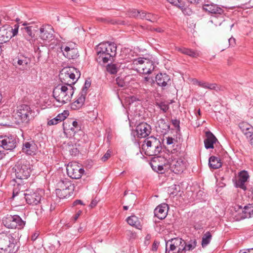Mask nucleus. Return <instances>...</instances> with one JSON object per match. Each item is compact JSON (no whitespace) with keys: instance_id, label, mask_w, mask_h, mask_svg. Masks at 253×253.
<instances>
[{"instance_id":"nucleus-31","label":"nucleus","mask_w":253,"mask_h":253,"mask_svg":"<svg viewBox=\"0 0 253 253\" xmlns=\"http://www.w3.org/2000/svg\"><path fill=\"white\" fill-rule=\"evenodd\" d=\"M11 117L10 113L6 110L0 113V125L6 126L9 125L8 123L11 122ZM13 119V118H12Z\"/></svg>"},{"instance_id":"nucleus-20","label":"nucleus","mask_w":253,"mask_h":253,"mask_svg":"<svg viewBox=\"0 0 253 253\" xmlns=\"http://www.w3.org/2000/svg\"><path fill=\"white\" fill-rule=\"evenodd\" d=\"M168 211V205L164 203L158 206L154 210L155 215L160 219H163L167 216Z\"/></svg>"},{"instance_id":"nucleus-24","label":"nucleus","mask_w":253,"mask_h":253,"mask_svg":"<svg viewBox=\"0 0 253 253\" xmlns=\"http://www.w3.org/2000/svg\"><path fill=\"white\" fill-rule=\"evenodd\" d=\"M74 84H70L69 81L64 82V104L70 102L74 94Z\"/></svg>"},{"instance_id":"nucleus-34","label":"nucleus","mask_w":253,"mask_h":253,"mask_svg":"<svg viewBox=\"0 0 253 253\" xmlns=\"http://www.w3.org/2000/svg\"><path fill=\"white\" fill-rule=\"evenodd\" d=\"M197 246V241L195 239L190 240L189 242L186 243L184 241V244L183 248H184V252L187 251H191L194 250Z\"/></svg>"},{"instance_id":"nucleus-27","label":"nucleus","mask_w":253,"mask_h":253,"mask_svg":"<svg viewBox=\"0 0 253 253\" xmlns=\"http://www.w3.org/2000/svg\"><path fill=\"white\" fill-rule=\"evenodd\" d=\"M203 8L205 11L212 14L221 15L223 13V9L215 4H204L203 6Z\"/></svg>"},{"instance_id":"nucleus-22","label":"nucleus","mask_w":253,"mask_h":253,"mask_svg":"<svg viewBox=\"0 0 253 253\" xmlns=\"http://www.w3.org/2000/svg\"><path fill=\"white\" fill-rule=\"evenodd\" d=\"M30 63V58L22 55L18 56L13 60V64L16 67L18 65L21 66L20 68L22 69H25Z\"/></svg>"},{"instance_id":"nucleus-64","label":"nucleus","mask_w":253,"mask_h":253,"mask_svg":"<svg viewBox=\"0 0 253 253\" xmlns=\"http://www.w3.org/2000/svg\"><path fill=\"white\" fill-rule=\"evenodd\" d=\"M242 253H253V248L248 249Z\"/></svg>"},{"instance_id":"nucleus-58","label":"nucleus","mask_w":253,"mask_h":253,"mask_svg":"<svg viewBox=\"0 0 253 253\" xmlns=\"http://www.w3.org/2000/svg\"><path fill=\"white\" fill-rule=\"evenodd\" d=\"M55 193L57 197L59 198V200L62 199L63 194L62 191L61 189H57L55 190Z\"/></svg>"},{"instance_id":"nucleus-28","label":"nucleus","mask_w":253,"mask_h":253,"mask_svg":"<svg viewBox=\"0 0 253 253\" xmlns=\"http://www.w3.org/2000/svg\"><path fill=\"white\" fill-rule=\"evenodd\" d=\"M64 198H69L74 194V185L68 180H64Z\"/></svg>"},{"instance_id":"nucleus-16","label":"nucleus","mask_w":253,"mask_h":253,"mask_svg":"<svg viewBox=\"0 0 253 253\" xmlns=\"http://www.w3.org/2000/svg\"><path fill=\"white\" fill-rule=\"evenodd\" d=\"M239 127L241 131L249 139L251 143L253 140V126L246 122H242L239 124Z\"/></svg>"},{"instance_id":"nucleus-62","label":"nucleus","mask_w":253,"mask_h":253,"mask_svg":"<svg viewBox=\"0 0 253 253\" xmlns=\"http://www.w3.org/2000/svg\"><path fill=\"white\" fill-rule=\"evenodd\" d=\"M97 200H96V199H93L92 200L89 206L91 207V208H93L94 207H95L97 204Z\"/></svg>"},{"instance_id":"nucleus-18","label":"nucleus","mask_w":253,"mask_h":253,"mask_svg":"<svg viewBox=\"0 0 253 253\" xmlns=\"http://www.w3.org/2000/svg\"><path fill=\"white\" fill-rule=\"evenodd\" d=\"M53 95L56 102L54 103V105L61 106L63 104V85L56 86L53 90Z\"/></svg>"},{"instance_id":"nucleus-4","label":"nucleus","mask_w":253,"mask_h":253,"mask_svg":"<svg viewBox=\"0 0 253 253\" xmlns=\"http://www.w3.org/2000/svg\"><path fill=\"white\" fill-rule=\"evenodd\" d=\"M142 149L146 155L157 156L162 150L161 142L155 137H149L144 140Z\"/></svg>"},{"instance_id":"nucleus-14","label":"nucleus","mask_w":253,"mask_h":253,"mask_svg":"<svg viewBox=\"0 0 253 253\" xmlns=\"http://www.w3.org/2000/svg\"><path fill=\"white\" fill-rule=\"evenodd\" d=\"M151 127L146 123H141L136 127V135L138 137L145 138L151 133Z\"/></svg>"},{"instance_id":"nucleus-49","label":"nucleus","mask_w":253,"mask_h":253,"mask_svg":"<svg viewBox=\"0 0 253 253\" xmlns=\"http://www.w3.org/2000/svg\"><path fill=\"white\" fill-rule=\"evenodd\" d=\"M205 88H208L210 89H214L215 90H217L219 89V87L217 86V85L215 84H210L209 83H207V87Z\"/></svg>"},{"instance_id":"nucleus-60","label":"nucleus","mask_w":253,"mask_h":253,"mask_svg":"<svg viewBox=\"0 0 253 253\" xmlns=\"http://www.w3.org/2000/svg\"><path fill=\"white\" fill-rule=\"evenodd\" d=\"M147 13L145 11H140V14H139L138 17L141 19H145Z\"/></svg>"},{"instance_id":"nucleus-30","label":"nucleus","mask_w":253,"mask_h":253,"mask_svg":"<svg viewBox=\"0 0 253 253\" xmlns=\"http://www.w3.org/2000/svg\"><path fill=\"white\" fill-rule=\"evenodd\" d=\"M209 165L211 169H217L221 167V160L218 157L212 156L209 160Z\"/></svg>"},{"instance_id":"nucleus-35","label":"nucleus","mask_w":253,"mask_h":253,"mask_svg":"<svg viewBox=\"0 0 253 253\" xmlns=\"http://www.w3.org/2000/svg\"><path fill=\"white\" fill-rule=\"evenodd\" d=\"M78 56V48L72 49L69 50H64V57L69 59H75Z\"/></svg>"},{"instance_id":"nucleus-46","label":"nucleus","mask_w":253,"mask_h":253,"mask_svg":"<svg viewBox=\"0 0 253 253\" xmlns=\"http://www.w3.org/2000/svg\"><path fill=\"white\" fill-rule=\"evenodd\" d=\"M169 2L174 4L177 7L183 9L184 7L183 4L181 2V0H167Z\"/></svg>"},{"instance_id":"nucleus-17","label":"nucleus","mask_w":253,"mask_h":253,"mask_svg":"<svg viewBox=\"0 0 253 253\" xmlns=\"http://www.w3.org/2000/svg\"><path fill=\"white\" fill-rule=\"evenodd\" d=\"M69 125L68 126H66V129L64 128V134L66 137L69 138H71L72 140L74 139L73 137L75 133V128L77 127L78 123L76 121L73 120L72 119H69L67 120Z\"/></svg>"},{"instance_id":"nucleus-7","label":"nucleus","mask_w":253,"mask_h":253,"mask_svg":"<svg viewBox=\"0 0 253 253\" xmlns=\"http://www.w3.org/2000/svg\"><path fill=\"white\" fill-rule=\"evenodd\" d=\"M4 225L8 228H23L25 222L18 215H7L2 220Z\"/></svg>"},{"instance_id":"nucleus-42","label":"nucleus","mask_w":253,"mask_h":253,"mask_svg":"<svg viewBox=\"0 0 253 253\" xmlns=\"http://www.w3.org/2000/svg\"><path fill=\"white\" fill-rule=\"evenodd\" d=\"M64 44V50H69L72 49L77 48V45L75 42H65Z\"/></svg>"},{"instance_id":"nucleus-37","label":"nucleus","mask_w":253,"mask_h":253,"mask_svg":"<svg viewBox=\"0 0 253 253\" xmlns=\"http://www.w3.org/2000/svg\"><path fill=\"white\" fill-rule=\"evenodd\" d=\"M70 141L68 142L67 146L68 150L72 155L76 156L79 153V151L76 148L74 147V143L75 142L74 139L72 140L71 138H69Z\"/></svg>"},{"instance_id":"nucleus-59","label":"nucleus","mask_w":253,"mask_h":253,"mask_svg":"<svg viewBox=\"0 0 253 253\" xmlns=\"http://www.w3.org/2000/svg\"><path fill=\"white\" fill-rule=\"evenodd\" d=\"M228 42L229 45L234 46L235 45V39L233 38H231L228 39Z\"/></svg>"},{"instance_id":"nucleus-3","label":"nucleus","mask_w":253,"mask_h":253,"mask_svg":"<svg viewBox=\"0 0 253 253\" xmlns=\"http://www.w3.org/2000/svg\"><path fill=\"white\" fill-rule=\"evenodd\" d=\"M17 179H27L30 175L31 169L28 162L25 160L17 161L12 169Z\"/></svg>"},{"instance_id":"nucleus-41","label":"nucleus","mask_w":253,"mask_h":253,"mask_svg":"<svg viewBox=\"0 0 253 253\" xmlns=\"http://www.w3.org/2000/svg\"><path fill=\"white\" fill-rule=\"evenodd\" d=\"M128 198L129 200V206H124L123 207L124 210H127L129 207L133 206L134 205L135 201L136 199V197L135 195L131 193Z\"/></svg>"},{"instance_id":"nucleus-13","label":"nucleus","mask_w":253,"mask_h":253,"mask_svg":"<svg viewBox=\"0 0 253 253\" xmlns=\"http://www.w3.org/2000/svg\"><path fill=\"white\" fill-rule=\"evenodd\" d=\"M186 162L183 158L175 159L170 164V168L172 171L176 174L182 173L186 169Z\"/></svg>"},{"instance_id":"nucleus-57","label":"nucleus","mask_w":253,"mask_h":253,"mask_svg":"<svg viewBox=\"0 0 253 253\" xmlns=\"http://www.w3.org/2000/svg\"><path fill=\"white\" fill-rule=\"evenodd\" d=\"M188 49V48H186L185 47H176V50L177 51H179V52H181L182 53L186 54V55L187 54Z\"/></svg>"},{"instance_id":"nucleus-45","label":"nucleus","mask_w":253,"mask_h":253,"mask_svg":"<svg viewBox=\"0 0 253 253\" xmlns=\"http://www.w3.org/2000/svg\"><path fill=\"white\" fill-rule=\"evenodd\" d=\"M157 105L159 107V108L163 111V112L166 113L169 109V106L168 104H166L165 102H160L157 104Z\"/></svg>"},{"instance_id":"nucleus-25","label":"nucleus","mask_w":253,"mask_h":253,"mask_svg":"<svg viewBox=\"0 0 253 253\" xmlns=\"http://www.w3.org/2000/svg\"><path fill=\"white\" fill-rule=\"evenodd\" d=\"M217 141V139L211 132L207 131L206 132V138L204 140V144L206 149L213 148V145Z\"/></svg>"},{"instance_id":"nucleus-26","label":"nucleus","mask_w":253,"mask_h":253,"mask_svg":"<svg viewBox=\"0 0 253 253\" xmlns=\"http://www.w3.org/2000/svg\"><path fill=\"white\" fill-rule=\"evenodd\" d=\"M156 127L157 131L163 134H166L170 128L169 123L164 119H160L158 121Z\"/></svg>"},{"instance_id":"nucleus-12","label":"nucleus","mask_w":253,"mask_h":253,"mask_svg":"<svg viewBox=\"0 0 253 253\" xmlns=\"http://www.w3.org/2000/svg\"><path fill=\"white\" fill-rule=\"evenodd\" d=\"M54 30L49 25H43L40 30V37L43 41L49 42L53 38Z\"/></svg>"},{"instance_id":"nucleus-33","label":"nucleus","mask_w":253,"mask_h":253,"mask_svg":"<svg viewBox=\"0 0 253 253\" xmlns=\"http://www.w3.org/2000/svg\"><path fill=\"white\" fill-rule=\"evenodd\" d=\"M126 221L128 224L137 229H140L141 228V225L138 218L135 215H131L128 217L126 218Z\"/></svg>"},{"instance_id":"nucleus-21","label":"nucleus","mask_w":253,"mask_h":253,"mask_svg":"<svg viewBox=\"0 0 253 253\" xmlns=\"http://www.w3.org/2000/svg\"><path fill=\"white\" fill-rule=\"evenodd\" d=\"M25 198L27 203L30 205H38L41 199V195L36 192L33 193L25 194Z\"/></svg>"},{"instance_id":"nucleus-44","label":"nucleus","mask_w":253,"mask_h":253,"mask_svg":"<svg viewBox=\"0 0 253 253\" xmlns=\"http://www.w3.org/2000/svg\"><path fill=\"white\" fill-rule=\"evenodd\" d=\"M90 84H91V83L89 81H87V80L85 81L84 84V86L83 88L82 91L80 93V94L83 95V96L85 97V95L87 93V90L88 88L90 87Z\"/></svg>"},{"instance_id":"nucleus-47","label":"nucleus","mask_w":253,"mask_h":253,"mask_svg":"<svg viewBox=\"0 0 253 253\" xmlns=\"http://www.w3.org/2000/svg\"><path fill=\"white\" fill-rule=\"evenodd\" d=\"M145 19L152 22H155L157 20L158 17L157 15H154L150 13H147Z\"/></svg>"},{"instance_id":"nucleus-29","label":"nucleus","mask_w":253,"mask_h":253,"mask_svg":"<svg viewBox=\"0 0 253 253\" xmlns=\"http://www.w3.org/2000/svg\"><path fill=\"white\" fill-rule=\"evenodd\" d=\"M22 150L27 154L32 155L35 153L37 146L34 142H26L23 145Z\"/></svg>"},{"instance_id":"nucleus-39","label":"nucleus","mask_w":253,"mask_h":253,"mask_svg":"<svg viewBox=\"0 0 253 253\" xmlns=\"http://www.w3.org/2000/svg\"><path fill=\"white\" fill-rule=\"evenodd\" d=\"M211 234L210 232H207L202 238V246L204 248L206 247L211 242Z\"/></svg>"},{"instance_id":"nucleus-50","label":"nucleus","mask_w":253,"mask_h":253,"mask_svg":"<svg viewBox=\"0 0 253 253\" xmlns=\"http://www.w3.org/2000/svg\"><path fill=\"white\" fill-rule=\"evenodd\" d=\"M112 152L111 150H108L106 153L101 158V160L103 162L106 161L111 156Z\"/></svg>"},{"instance_id":"nucleus-61","label":"nucleus","mask_w":253,"mask_h":253,"mask_svg":"<svg viewBox=\"0 0 253 253\" xmlns=\"http://www.w3.org/2000/svg\"><path fill=\"white\" fill-rule=\"evenodd\" d=\"M174 139L172 137H168L167 139V144L168 145H170L173 143Z\"/></svg>"},{"instance_id":"nucleus-10","label":"nucleus","mask_w":253,"mask_h":253,"mask_svg":"<svg viewBox=\"0 0 253 253\" xmlns=\"http://www.w3.org/2000/svg\"><path fill=\"white\" fill-rule=\"evenodd\" d=\"M66 171L68 175L73 179L80 178L84 172V169L76 163H69L66 167Z\"/></svg>"},{"instance_id":"nucleus-43","label":"nucleus","mask_w":253,"mask_h":253,"mask_svg":"<svg viewBox=\"0 0 253 253\" xmlns=\"http://www.w3.org/2000/svg\"><path fill=\"white\" fill-rule=\"evenodd\" d=\"M107 71L112 74H116L118 69L115 64H108L107 66Z\"/></svg>"},{"instance_id":"nucleus-36","label":"nucleus","mask_w":253,"mask_h":253,"mask_svg":"<svg viewBox=\"0 0 253 253\" xmlns=\"http://www.w3.org/2000/svg\"><path fill=\"white\" fill-rule=\"evenodd\" d=\"M244 218H250L253 215V205L248 204L244 207L243 210Z\"/></svg>"},{"instance_id":"nucleus-32","label":"nucleus","mask_w":253,"mask_h":253,"mask_svg":"<svg viewBox=\"0 0 253 253\" xmlns=\"http://www.w3.org/2000/svg\"><path fill=\"white\" fill-rule=\"evenodd\" d=\"M85 99V96L80 94L78 99L75 102L71 104V109L73 110H77L80 108L84 104Z\"/></svg>"},{"instance_id":"nucleus-63","label":"nucleus","mask_w":253,"mask_h":253,"mask_svg":"<svg viewBox=\"0 0 253 253\" xmlns=\"http://www.w3.org/2000/svg\"><path fill=\"white\" fill-rule=\"evenodd\" d=\"M199 85L203 87L204 88H205L207 87V82H198L197 81Z\"/></svg>"},{"instance_id":"nucleus-9","label":"nucleus","mask_w":253,"mask_h":253,"mask_svg":"<svg viewBox=\"0 0 253 253\" xmlns=\"http://www.w3.org/2000/svg\"><path fill=\"white\" fill-rule=\"evenodd\" d=\"M80 76V73L76 68L73 67H64V82L70 84H74Z\"/></svg>"},{"instance_id":"nucleus-56","label":"nucleus","mask_w":253,"mask_h":253,"mask_svg":"<svg viewBox=\"0 0 253 253\" xmlns=\"http://www.w3.org/2000/svg\"><path fill=\"white\" fill-rule=\"evenodd\" d=\"M18 28H19V26L17 25H15L14 26V29H13L12 28L11 38L12 37L15 36V35H16L17 34L18 32Z\"/></svg>"},{"instance_id":"nucleus-48","label":"nucleus","mask_w":253,"mask_h":253,"mask_svg":"<svg viewBox=\"0 0 253 253\" xmlns=\"http://www.w3.org/2000/svg\"><path fill=\"white\" fill-rule=\"evenodd\" d=\"M186 55L192 57H197L200 56V52L188 48Z\"/></svg>"},{"instance_id":"nucleus-38","label":"nucleus","mask_w":253,"mask_h":253,"mask_svg":"<svg viewBox=\"0 0 253 253\" xmlns=\"http://www.w3.org/2000/svg\"><path fill=\"white\" fill-rule=\"evenodd\" d=\"M63 121V113L59 114L55 118L49 120L47 125L49 126L55 125Z\"/></svg>"},{"instance_id":"nucleus-5","label":"nucleus","mask_w":253,"mask_h":253,"mask_svg":"<svg viewBox=\"0 0 253 253\" xmlns=\"http://www.w3.org/2000/svg\"><path fill=\"white\" fill-rule=\"evenodd\" d=\"M133 64L137 66V71L143 74H150L155 69L154 62L144 57L134 59Z\"/></svg>"},{"instance_id":"nucleus-2","label":"nucleus","mask_w":253,"mask_h":253,"mask_svg":"<svg viewBox=\"0 0 253 253\" xmlns=\"http://www.w3.org/2000/svg\"><path fill=\"white\" fill-rule=\"evenodd\" d=\"M14 235L9 232L0 234V253H15L16 252Z\"/></svg>"},{"instance_id":"nucleus-6","label":"nucleus","mask_w":253,"mask_h":253,"mask_svg":"<svg viewBox=\"0 0 253 253\" xmlns=\"http://www.w3.org/2000/svg\"><path fill=\"white\" fill-rule=\"evenodd\" d=\"M184 240L181 238L176 237L169 239L166 243V252L169 253L171 251L173 253H182L184 251Z\"/></svg>"},{"instance_id":"nucleus-11","label":"nucleus","mask_w":253,"mask_h":253,"mask_svg":"<svg viewBox=\"0 0 253 253\" xmlns=\"http://www.w3.org/2000/svg\"><path fill=\"white\" fill-rule=\"evenodd\" d=\"M16 145V137L14 136H0V146L3 149L11 150L15 148Z\"/></svg>"},{"instance_id":"nucleus-40","label":"nucleus","mask_w":253,"mask_h":253,"mask_svg":"<svg viewBox=\"0 0 253 253\" xmlns=\"http://www.w3.org/2000/svg\"><path fill=\"white\" fill-rule=\"evenodd\" d=\"M117 47L116 45L114 43V50H111L109 49H107L106 52L105 54L103 56L107 57V62L112 57L115 55L116 52Z\"/></svg>"},{"instance_id":"nucleus-23","label":"nucleus","mask_w":253,"mask_h":253,"mask_svg":"<svg viewBox=\"0 0 253 253\" xmlns=\"http://www.w3.org/2000/svg\"><path fill=\"white\" fill-rule=\"evenodd\" d=\"M249 178V174L246 171L244 170L240 172L239 175V179L236 183V187L246 191L247 187L245 183L248 181Z\"/></svg>"},{"instance_id":"nucleus-55","label":"nucleus","mask_w":253,"mask_h":253,"mask_svg":"<svg viewBox=\"0 0 253 253\" xmlns=\"http://www.w3.org/2000/svg\"><path fill=\"white\" fill-rule=\"evenodd\" d=\"M32 26H29L24 28V30H25L26 32L27 33V34L32 37L33 36V34L32 32Z\"/></svg>"},{"instance_id":"nucleus-53","label":"nucleus","mask_w":253,"mask_h":253,"mask_svg":"<svg viewBox=\"0 0 253 253\" xmlns=\"http://www.w3.org/2000/svg\"><path fill=\"white\" fill-rule=\"evenodd\" d=\"M139 14H140V11L133 9L130 11L129 13V16L138 17Z\"/></svg>"},{"instance_id":"nucleus-51","label":"nucleus","mask_w":253,"mask_h":253,"mask_svg":"<svg viewBox=\"0 0 253 253\" xmlns=\"http://www.w3.org/2000/svg\"><path fill=\"white\" fill-rule=\"evenodd\" d=\"M172 124L177 129L178 131L180 130V121L177 119L171 120Z\"/></svg>"},{"instance_id":"nucleus-8","label":"nucleus","mask_w":253,"mask_h":253,"mask_svg":"<svg viewBox=\"0 0 253 253\" xmlns=\"http://www.w3.org/2000/svg\"><path fill=\"white\" fill-rule=\"evenodd\" d=\"M114 50V43L107 42L99 43L96 48L97 57L96 59L99 64L107 63V57L103 56L106 52L107 49Z\"/></svg>"},{"instance_id":"nucleus-52","label":"nucleus","mask_w":253,"mask_h":253,"mask_svg":"<svg viewBox=\"0 0 253 253\" xmlns=\"http://www.w3.org/2000/svg\"><path fill=\"white\" fill-rule=\"evenodd\" d=\"M142 83L146 85L148 83H150L151 84H152L154 83V81L152 78L146 77L144 78Z\"/></svg>"},{"instance_id":"nucleus-15","label":"nucleus","mask_w":253,"mask_h":253,"mask_svg":"<svg viewBox=\"0 0 253 253\" xmlns=\"http://www.w3.org/2000/svg\"><path fill=\"white\" fill-rule=\"evenodd\" d=\"M12 27L5 25L0 27V44L6 42L11 38Z\"/></svg>"},{"instance_id":"nucleus-54","label":"nucleus","mask_w":253,"mask_h":253,"mask_svg":"<svg viewBox=\"0 0 253 253\" xmlns=\"http://www.w3.org/2000/svg\"><path fill=\"white\" fill-rule=\"evenodd\" d=\"M116 82L118 86L121 87H124L126 85L125 82L120 78H117L116 79Z\"/></svg>"},{"instance_id":"nucleus-1","label":"nucleus","mask_w":253,"mask_h":253,"mask_svg":"<svg viewBox=\"0 0 253 253\" xmlns=\"http://www.w3.org/2000/svg\"><path fill=\"white\" fill-rule=\"evenodd\" d=\"M36 116L35 112L27 105L22 104L17 107L13 115L14 122L17 125L28 124Z\"/></svg>"},{"instance_id":"nucleus-19","label":"nucleus","mask_w":253,"mask_h":253,"mask_svg":"<svg viewBox=\"0 0 253 253\" xmlns=\"http://www.w3.org/2000/svg\"><path fill=\"white\" fill-rule=\"evenodd\" d=\"M155 79L157 84L163 88L171 84L170 77L166 73H161L157 74Z\"/></svg>"}]
</instances>
